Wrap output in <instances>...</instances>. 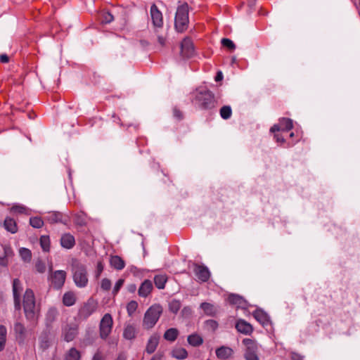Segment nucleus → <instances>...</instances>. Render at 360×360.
<instances>
[{"mask_svg": "<svg viewBox=\"0 0 360 360\" xmlns=\"http://www.w3.org/2000/svg\"><path fill=\"white\" fill-rule=\"evenodd\" d=\"M22 306L26 319L30 321H35L39 314L36 305L35 297L32 290L27 288L24 294Z\"/></svg>", "mask_w": 360, "mask_h": 360, "instance_id": "nucleus-1", "label": "nucleus"}, {"mask_svg": "<svg viewBox=\"0 0 360 360\" xmlns=\"http://www.w3.org/2000/svg\"><path fill=\"white\" fill-rule=\"evenodd\" d=\"M188 11L189 8L186 3L178 6L174 19V27L178 32H183L188 28Z\"/></svg>", "mask_w": 360, "mask_h": 360, "instance_id": "nucleus-2", "label": "nucleus"}, {"mask_svg": "<svg viewBox=\"0 0 360 360\" xmlns=\"http://www.w3.org/2000/svg\"><path fill=\"white\" fill-rule=\"evenodd\" d=\"M72 278L75 284L79 288H85L89 282L87 270L86 266L79 263L75 262L72 264Z\"/></svg>", "mask_w": 360, "mask_h": 360, "instance_id": "nucleus-3", "label": "nucleus"}, {"mask_svg": "<svg viewBox=\"0 0 360 360\" xmlns=\"http://www.w3.org/2000/svg\"><path fill=\"white\" fill-rule=\"evenodd\" d=\"M162 311V309L160 305L151 306L145 313L143 326L146 329L152 328L158 321Z\"/></svg>", "mask_w": 360, "mask_h": 360, "instance_id": "nucleus-4", "label": "nucleus"}, {"mask_svg": "<svg viewBox=\"0 0 360 360\" xmlns=\"http://www.w3.org/2000/svg\"><path fill=\"white\" fill-rule=\"evenodd\" d=\"M195 101L199 107L204 110H211L216 107V101L214 94L208 90L197 93Z\"/></svg>", "mask_w": 360, "mask_h": 360, "instance_id": "nucleus-5", "label": "nucleus"}, {"mask_svg": "<svg viewBox=\"0 0 360 360\" xmlns=\"http://www.w3.org/2000/svg\"><path fill=\"white\" fill-rule=\"evenodd\" d=\"M113 326L112 317L110 314H105L99 324L100 338L105 340L110 334Z\"/></svg>", "mask_w": 360, "mask_h": 360, "instance_id": "nucleus-6", "label": "nucleus"}, {"mask_svg": "<svg viewBox=\"0 0 360 360\" xmlns=\"http://www.w3.org/2000/svg\"><path fill=\"white\" fill-rule=\"evenodd\" d=\"M243 345L245 346V358L246 360H259L257 356V345L252 339L245 338L243 340Z\"/></svg>", "mask_w": 360, "mask_h": 360, "instance_id": "nucleus-7", "label": "nucleus"}, {"mask_svg": "<svg viewBox=\"0 0 360 360\" xmlns=\"http://www.w3.org/2000/svg\"><path fill=\"white\" fill-rule=\"evenodd\" d=\"M97 307L98 302L95 300L89 298L79 309V315L82 319H86L96 311Z\"/></svg>", "mask_w": 360, "mask_h": 360, "instance_id": "nucleus-8", "label": "nucleus"}, {"mask_svg": "<svg viewBox=\"0 0 360 360\" xmlns=\"http://www.w3.org/2000/svg\"><path fill=\"white\" fill-rule=\"evenodd\" d=\"M66 275V272L63 270H57L51 273L50 279L55 289L59 290L64 285Z\"/></svg>", "mask_w": 360, "mask_h": 360, "instance_id": "nucleus-9", "label": "nucleus"}, {"mask_svg": "<svg viewBox=\"0 0 360 360\" xmlns=\"http://www.w3.org/2000/svg\"><path fill=\"white\" fill-rule=\"evenodd\" d=\"M12 290L15 309L16 310H20L21 308L20 296L23 288L20 281L18 278L13 279Z\"/></svg>", "mask_w": 360, "mask_h": 360, "instance_id": "nucleus-10", "label": "nucleus"}, {"mask_svg": "<svg viewBox=\"0 0 360 360\" xmlns=\"http://www.w3.org/2000/svg\"><path fill=\"white\" fill-rule=\"evenodd\" d=\"M150 17L153 27L155 29L161 28L163 25V17L161 11L158 8L155 4H153L150 7Z\"/></svg>", "mask_w": 360, "mask_h": 360, "instance_id": "nucleus-11", "label": "nucleus"}, {"mask_svg": "<svg viewBox=\"0 0 360 360\" xmlns=\"http://www.w3.org/2000/svg\"><path fill=\"white\" fill-rule=\"evenodd\" d=\"M195 50L192 40L185 37L181 44V53L184 58H191L194 55Z\"/></svg>", "mask_w": 360, "mask_h": 360, "instance_id": "nucleus-12", "label": "nucleus"}, {"mask_svg": "<svg viewBox=\"0 0 360 360\" xmlns=\"http://www.w3.org/2000/svg\"><path fill=\"white\" fill-rule=\"evenodd\" d=\"M194 273L197 278L201 282H206L210 277V272L207 267L203 265L195 264Z\"/></svg>", "mask_w": 360, "mask_h": 360, "instance_id": "nucleus-13", "label": "nucleus"}, {"mask_svg": "<svg viewBox=\"0 0 360 360\" xmlns=\"http://www.w3.org/2000/svg\"><path fill=\"white\" fill-rule=\"evenodd\" d=\"M45 219L46 221L51 224L61 223L63 224H67L68 222V217L65 216L60 212H50L48 213Z\"/></svg>", "mask_w": 360, "mask_h": 360, "instance_id": "nucleus-14", "label": "nucleus"}, {"mask_svg": "<svg viewBox=\"0 0 360 360\" xmlns=\"http://www.w3.org/2000/svg\"><path fill=\"white\" fill-rule=\"evenodd\" d=\"M252 315L254 318L262 325V326L267 327L268 326L271 325L269 316L262 309H256L253 311Z\"/></svg>", "mask_w": 360, "mask_h": 360, "instance_id": "nucleus-15", "label": "nucleus"}, {"mask_svg": "<svg viewBox=\"0 0 360 360\" xmlns=\"http://www.w3.org/2000/svg\"><path fill=\"white\" fill-rule=\"evenodd\" d=\"M13 255V250L11 247L6 245H0V265L6 266L9 257Z\"/></svg>", "mask_w": 360, "mask_h": 360, "instance_id": "nucleus-16", "label": "nucleus"}, {"mask_svg": "<svg viewBox=\"0 0 360 360\" xmlns=\"http://www.w3.org/2000/svg\"><path fill=\"white\" fill-rule=\"evenodd\" d=\"M64 339L67 342H70L75 339L77 334V326L75 325H67L63 329Z\"/></svg>", "mask_w": 360, "mask_h": 360, "instance_id": "nucleus-17", "label": "nucleus"}, {"mask_svg": "<svg viewBox=\"0 0 360 360\" xmlns=\"http://www.w3.org/2000/svg\"><path fill=\"white\" fill-rule=\"evenodd\" d=\"M236 328L239 333L245 335H250L253 330L252 325L243 319H240L236 322Z\"/></svg>", "mask_w": 360, "mask_h": 360, "instance_id": "nucleus-18", "label": "nucleus"}, {"mask_svg": "<svg viewBox=\"0 0 360 360\" xmlns=\"http://www.w3.org/2000/svg\"><path fill=\"white\" fill-rule=\"evenodd\" d=\"M153 290V283L150 280H145L139 288L138 294L140 297H146Z\"/></svg>", "mask_w": 360, "mask_h": 360, "instance_id": "nucleus-19", "label": "nucleus"}, {"mask_svg": "<svg viewBox=\"0 0 360 360\" xmlns=\"http://www.w3.org/2000/svg\"><path fill=\"white\" fill-rule=\"evenodd\" d=\"M159 340L160 336L156 334H154L150 337L146 347V351L148 354H153L155 351L159 344Z\"/></svg>", "mask_w": 360, "mask_h": 360, "instance_id": "nucleus-20", "label": "nucleus"}, {"mask_svg": "<svg viewBox=\"0 0 360 360\" xmlns=\"http://www.w3.org/2000/svg\"><path fill=\"white\" fill-rule=\"evenodd\" d=\"M60 245L66 249H71L75 245V237L70 233H65L61 236Z\"/></svg>", "mask_w": 360, "mask_h": 360, "instance_id": "nucleus-21", "label": "nucleus"}, {"mask_svg": "<svg viewBox=\"0 0 360 360\" xmlns=\"http://www.w3.org/2000/svg\"><path fill=\"white\" fill-rule=\"evenodd\" d=\"M13 330L17 340L20 342H22L25 340L26 333V329L24 325L20 322H16L14 324Z\"/></svg>", "mask_w": 360, "mask_h": 360, "instance_id": "nucleus-22", "label": "nucleus"}, {"mask_svg": "<svg viewBox=\"0 0 360 360\" xmlns=\"http://www.w3.org/2000/svg\"><path fill=\"white\" fill-rule=\"evenodd\" d=\"M137 333V330L135 326L132 324H127L124 328L123 337L126 340H134Z\"/></svg>", "mask_w": 360, "mask_h": 360, "instance_id": "nucleus-23", "label": "nucleus"}, {"mask_svg": "<svg viewBox=\"0 0 360 360\" xmlns=\"http://www.w3.org/2000/svg\"><path fill=\"white\" fill-rule=\"evenodd\" d=\"M233 354V349L229 347L221 346L216 349V355L219 359H226Z\"/></svg>", "mask_w": 360, "mask_h": 360, "instance_id": "nucleus-24", "label": "nucleus"}, {"mask_svg": "<svg viewBox=\"0 0 360 360\" xmlns=\"http://www.w3.org/2000/svg\"><path fill=\"white\" fill-rule=\"evenodd\" d=\"M76 295L72 291L66 292L63 296V304L66 307H71L76 302Z\"/></svg>", "mask_w": 360, "mask_h": 360, "instance_id": "nucleus-25", "label": "nucleus"}, {"mask_svg": "<svg viewBox=\"0 0 360 360\" xmlns=\"http://www.w3.org/2000/svg\"><path fill=\"white\" fill-rule=\"evenodd\" d=\"M110 264L112 267L117 270H122L124 268V261L119 256H112L110 259Z\"/></svg>", "mask_w": 360, "mask_h": 360, "instance_id": "nucleus-26", "label": "nucleus"}, {"mask_svg": "<svg viewBox=\"0 0 360 360\" xmlns=\"http://www.w3.org/2000/svg\"><path fill=\"white\" fill-rule=\"evenodd\" d=\"M58 316V311L56 307H51L46 314V322L47 325L51 324L55 321Z\"/></svg>", "mask_w": 360, "mask_h": 360, "instance_id": "nucleus-27", "label": "nucleus"}, {"mask_svg": "<svg viewBox=\"0 0 360 360\" xmlns=\"http://www.w3.org/2000/svg\"><path fill=\"white\" fill-rule=\"evenodd\" d=\"M4 227L8 231L12 233H15L18 231L16 222L11 217H6L5 219Z\"/></svg>", "mask_w": 360, "mask_h": 360, "instance_id": "nucleus-28", "label": "nucleus"}, {"mask_svg": "<svg viewBox=\"0 0 360 360\" xmlns=\"http://www.w3.org/2000/svg\"><path fill=\"white\" fill-rule=\"evenodd\" d=\"M200 308L204 311L205 314L208 316H214L217 313L216 307L210 303L202 302L200 304Z\"/></svg>", "mask_w": 360, "mask_h": 360, "instance_id": "nucleus-29", "label": "nucleus"}, {"mask_svg": "<svg viewBox=\"0 0 360 360\" xmlns=\"http://www.w3.org/2000/svg\"><path fill=\"white\" fill-rule=\"evenodd\" d=\"M187 340L188 342L193 347H198L203 343L202 338L198 334H191L188 335Z\"/></svg>", "mask_w": 360, "mask_h": 360, "instance_id": "nucleus-30", "label": "nucleus"}, {"mask_svg": "<svg viewBox=\"0 0 360 360\" xmlns=\"http://www.w3.org/2000/svg\"><path fill=\"white\" fill-rule=\"evenodd\" d=\"M279 126L281 130L288 131L293 127L292 120L290 118L282 117L279 120Z\"/></svg>", "mask_w": 360, "mask_h": 360, "instance_id": "nucleus-31", "label": "nucleus"}, {"mask_svg": "<svg viewBox=\"0 0 360 360\" xmlns=\"http://www.w3.org/2000/svg\"><path fill=\"white\" fill-rule=\"evenodd\" d=\"M228 301L230 304L237 305L238 307H243L245 304L244 299L238 295L235 294H231L228 297Z\"/></svg>", "mask_w": 360, "mask_h": 360, "instance_id": "nucleus-32", "label": "nucleus"}, {"mask_svg": "<svg viewBox=\"0 0 360 360\" xmlns=\"http://www.w3.org/2000/svg\"><path fill=\"white\" fill-rule=\"evenodd\" d=\"M172 356L176 359L182 360L188 356V352L184 348H176L172 351Z\"/></svg>", "mask_w": 360, "mask_h": 360, "instance_id": "nucleus-33", "label": "nucleus"}, {"mask_svg": "<svg viewBox=\"0 0 360 360\" xmlns=\"http://www.w3.org/2000/svg\"><path fill=\"white\" fill-rule=\"evenodd\" d=\"M80 358L79 352L75 347L70 349L65 356V360H79Z\"/></svg>", "mask_w": 360, "mask_h": 360, "instance_id": "nucleus-34", "label": "nucleus"}, {"mask_svg": "<svg viewBox=\"0 0 360 360\" xmlns=\"http://www.w3.org/2000/svg\"><path fill=\"white\" fill-rule=\"evenodd\" d=\"M178 334V330L172 328L165 331L164 338L168 341L174 342L177 338Z\"/></svg>", "mask_w": 360, "mask_h": 360, "instance_id": "nucleus-35", "label": "nucleus"}, {"mask_svg": "<svg viewBox=\"0 0 360 360\" xmlns=\"http://www.w3.org/2000/svg\"><path fill=\"white\" fill-rule=\"evenodd\" d=\"M167 280V276L163 274L156 275L154 277L155 285L158 289L165 288Z\"/></svg>", "mask_w": 360, "mask_h": 360, "instance_id": "nucleus-36", "label": "nucleus"}, {"mask_svg": "<svg viewBox=\"0 0 360 360\" xmlns=\"http://www.w3.org/2000/svg\"><path fill=\"white\" fill-rule=\"evenodd\" d=\"M220 116L224 120L229 119L232 115V110L229 105H224L219 110Z\"/></svg>", "mask_w": 360, "mask_h": 360, "instance_id": "nucleus-37", "label": "nucleus"}, {"mask_svg": "<svg viewBox=\"0 0 360 360\" xmlns=\"http://www.w3.org/2000/svg\"><path fill=\"white\" fill-rule=\"evenodd\" d=\"M20 255L22 259L25 262H30L32 259V252L31 251L25 248H21L19 250Z\"/></svg>", "mask_w": 360, "mask_h": 360, "instance_id": "nucleus-38", "label": "nucleus"}, {"mask_svg": "<svg viewBox=\"0 0 360 360\" xmlns=\"http://www.w3.org/2000/svg\"><path fill=\"white\" fill-rule=\"evenodd\" d=\"M40 245L42 250L49 252L50 250V238L48 236H41L40 238Z\"/></svg>", "mask_w": 360, "mask_h": 360, "instance_id": "nucleus-39", "label": "nucleus"}, {"mask_svg": "<svg viewBox=\"0 0 360 360\" xmlns=\"http://www.w3.org/2000/svg\"><path fill=\"white\" fill-rule=\"evenodd\" d=\"M30 224L33 228L39 229L43 226L44 221L41 217H33L30 219Z\"/></svg>", "mask_w": 360, "mask_h": 360, "instance_id": "nucleus-40", "label": "nucleus"}, {"mask_svg": "<svg viewBox=\"0 0 360 360\" xmlns=\"http://www.w3.org/2000/svg\"><path fill=\"white\" fill-rule=\"evenodd\" d=\"M6 328L4 326H0V352H1L6 344Z\"/></svg>", "mask_w": 360, "mask_h": 360, "instance_id": "nucleus-41", "label": "nucleus"}, {"mask_svg": "<svg viewBox=\"0 0 360 360\" xmlns=\"http://www.w3.org/2000/svg\"><path fill=\"white\" fill-rule=\"evenodd\" d=\"M113 20L114 17L110 12L104 11L100 15V20L102 23H110Z\"/></svg>", "mask_w": 360, "mask_h": 360, "instance_id": "nucleus-42", "label": "nucleus"}, {"mask_svg": "<svg viewBox=\"0 0 360 360\" xmlns=\"http://www.w3.org/2000/svg\"><path fill=\"white\" fill-rule=\"evenodd\" d=\"M35 269L38 273L43 274L46 271V266L44 262L41 259H37L35 262Z\"/></svg>", "mask_w": 360, "mask_h": 360, "instance_id": "nucleus-43", "label": "nucleus"}, {"mask_svg": "<svg viewBox=\"0 0 360 360\" xmlns=\"http://www.w3.org/2000/svg\"><path fill=\"white\" fill-rule=\"evenodd\" d=\"M169 310L174 314H176L181 308V302L179 300H174L169 304Z\"/></svg>", "mask_w": 360, "mask_h": 360, "instance_id": "nucleus-44", "label": "nucleus"}, {"mask_svg": "<svg viewBox=\"0 0 360 360\" xmlns=\"http://www.w3.org/2000/svg\"><path fill=\"white\" fill-rule=\"evenodd\" d=\"M221 43L224 47H226L231 51L234 50L236 48L235 44L233 42V41L228 38H223L221 41Z\"/></svg>", "mask_w": 360, "mask_h": 360, "instance_id": "nucleus-45", "label": "nucleus"}, {"mask_svg": "<svg viewBox=\"0 0 360 360\" xmlns=\"http://www.w3.org/2000/svg\"><path fill=\"white\" fill-rule=\"evenodd\" d=\"M112 283L108 278H103L101 282V288L103 291H108L111 288Z\"/></svg>", "mask_w": 360, "mask_h": 360, "instance_id": "nucleus-46", "label": "nucleus"}, {"mask_svg": "<svg viewBox=\"0 0 360 360\" xmlns=\"http://www.w3.org/2000/svg\"><path fill=\"white\" fill-rule=\"evenodd\" d=\"M138 307L137 302L135 301H131L127 304V310L129 315H131L136 310Z\"/></svg>", "mask_w": 360, "mask_h": 360, "instance_id": "nucleus-47", "label": "nucleus"}, {"mask_svg": "<svg viewBox=\"0 0 360 360\" xmlns=\"http://www.w3.org/2000/svg\"><path fill=\"white\" fill-rule=\"evenodd\" d=\"M11 211L19 214H24L26 213L27 208L22 205H13L11 207Z\"/></svg>", "mask_w": 360, "mask_h": 360, "instance_id": "nucleus-48", "label": "nucleus"}, {"mask_svg": "<svg viewBox=\"0 0 360 360\" xmlns=\"http://www.w3.org/2000/svg\"><path fill=\"white\" fill-rule=\"evenodd\" d=\"M205 325L206 326L212 330H214L217 328L218 327V323L216 321L214 320H212V319H210V320H207L205 321Z\"/></svg>", "mask_w": 360, "mask_h": 360, "instance_id": "nucleus-49", "label": "nucleus"}, {"mask_svg": "<svg viewBox=\"0 0 360 360\" xmlns=\"http://www.w3.org/2000/svg\"><path fill=\"white\" fill-rule=\"evenodd\" d=\"M75 223L79 226H84L86 224L84 217L82 215L76 214L75 216Z\"/></svg>", "mask_w": 360, "mask_h": 360, "instance_id": "nucleus-50", "label": "nucleus"}, {"mask_svg": "<svg viewBox=\"0 0 360 360\" xmlns=\"http://www.w3.org/2000/svg\"><path fill=\"white\" fill-rule=\"evenodd\" d=\"M123 284H124V280L122 278L119 279L116 282V283L113 288V290H112L113 295H116L119 292V290H120V288H122Z\"/></svg>", "mask_w": 360, "mask_h": 360, "instance_id": "nucleus-51", "label": "nucleus"}, {"mask_svg": "<svg viewBox=\"0 0 360 360\" xmlns=\"http://www.w3.org/2000/svg\"><path fill=\"white\" fill-rule=\"evenodd\" d=\"M173 115L177 120H181L183 118V114L181 111L179 110L177 108H174L173 109Z\"/></svg>", "mask_w": 360, "mask_h": 360, "instance_id": "nucleus-52", "label": "nucleus"}, {"mask_svg": "<svg viewBox=\"0 0 360 360\" xmlns=\"http://www.w3.org/2000/svg\"><path fill=\"white\" fill-rule=\"evenodd\" d=\"M303 358H304V356L298 353H296L294 352L290 353L291 360H303Z\"/></svg>", "mask_w": 360, "mask_h": 360, "instance_id": "nucleus-53", "label": "nucleus"}, {"mask_svg": "<svg viewBox=\"0 0 360 360\" xmlns=\"http://www.w3.org/2000/svg\"><path fill=\"white\" fill-rule=\"evenodd\" d=\"M103 271V266L101 262H98L97 266H96V276L98 277L102 271Z\"/></svg>", "mask_w": 360, "mask_h": 360, "instance_id": "nucleus-54", "label": "nucleus"}, {"mask_svg": "<svg viewBox=\"0 0 360 360\" xmlns=\"http://www.w3.org/2000/svg\"><path fill=\"white\" fill-rule=\"evenodd\" d=\"M9 61V57L6 54H1L0 56V62L2 63H7Z\"/></svg>", "mask_w": 360, "mask_h": 360, "instance_id": "nucleus-55", "label": "nucleus"}, {"mask_svg": "<svg viewBox=\"0 0 360 360\" xmlns=\"http://www.w3.org/2000/svg\"><path fill=\"white\" fill-rule=\"evenodd\" d=\"M274 138L276 139V142H278V143H284V142H285V139H284V138H283L281 134H276L274 135Z\"/></svg>", "mask_w": 360, "mask_h": 360, "instance_id": "nucleus-56", "label": "nucleus"}, {"mask_svg": "<svg viewBox=\"0 0 360 360\" xmlns=\"http://www.w3.org/2000/svg\"><path fill=\"white\" fill-rule=\"evenodd\" d=\"M92 360H103V356L100 352H97L94 354Z\"/></svg>", "mask_w": 360, "mask_h": 360, "instance_id": "nucleus-57", "label": "nucleus"}, {"mask_svg": "<svg viewBox=\"0 0 360 360\" xmlns=\"http://www.w3.org/2000/svg\"><path fill=\"white\" fill-rule=\"evenodd\" d=\"M280 130L281 127L279 124H274L270 129L271 132L279 131Z\"/></svg>", "mask_w": 360, "mask_h": 360, "instance_id": "nucleus-58", "label": "nucleus"}, {"mask_svg": "<svg viewBox=\"0 0 360 360\" xmlns=\"http://www.w3.org/2000/svg\"><path fill=\"white\" fill-rule=\"evenodd\" d=\"M158 41L161 46H163L165 43V39L161 36L158 37Z\"/></svg>", "mask_w": 360, "mask_h": 360, "instance_id": "nucleus-59", "label": "nucleus"}, {"mask_svg": "<svg viewBox=\"0 0 360 360\" xmlns=\"http://www.w3.org/2000/svg\"><path fill=\"white\" fill-rule=\"evenodd\" d=\"M222 79H223V75H222L221 72H219L215 77V81L219 82V81H221Z\"/></svg>", "mask_w": 360, "mask_h": 360, "instance_id": "nucleus-60", "label": "nucleus"}, {"mask_svg": "<svg viewBox=\"0 0 360 360\" xmlns=\"http://www.w3.org/2000/svg\"><path fill=\"white\" fill-rule=\"evenodd\" d=\"M256 0H248V5L252 7L255 5Z\"/></svg>", "mask_w": 360, "mask_h": 360, "instance_id": "nucleus-61", "label": "nucleus"}, {"mask_svg": "<svg viewBox=\"0 0 360 360\" xmlns=\"http://www.w3.org/2000/svg\"><path fill=\"white\" fill-rule=\"evenodd\" d=\"M116 360H126V359H125V357H124V355H122V354H120V355L117 356V359H116Z\"/></svg>", "mask_w": 360, "mask_h": 360, "instance_id": "nucleus-62", "label": "nucleus"}, {"mask_svg": "<svg viewBox=\"0 0 360 360\" xmlns=\"http://www.w3.org/2000/svg\"><path fill=\"white\" fill-rule=\"evenodd\" d=\"M129 290L130 291L133 292V291H134V290H136V286H135L134 285H131L129 287Z\"/></svg>", "mask_w": 360, "mask_h": 360, "instance_id": "nucleus-63", "label": "nucleus"}, {"mask_svg": "<svg viewBox=\"0 0 360 360\" xmlns=\"http://www.w3.org/2000/svg\"><path fill=\"white\" fill-rule=\"evenodd\" d=\"M150 360H156V357L153 356Z\"/></svg>", "mask_w": 360, "mask_h": 360, "instance_id": "nucleus-64", "label": "nucleus"}]
</instances>
